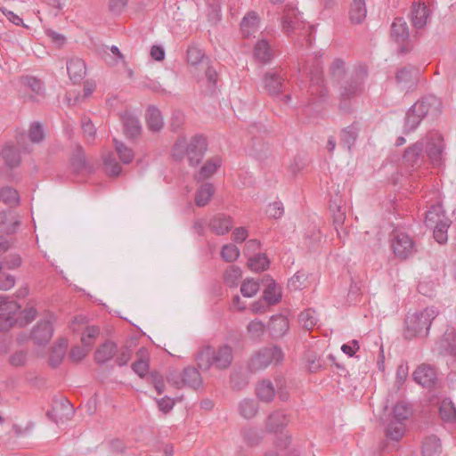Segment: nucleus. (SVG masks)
<instances>
[{
  "mask_svg": "<svg viewBox=\"0 0 456 456\" xmlns=\"http://www.w3.org/2000/svg\"><path fill=\"white\" fill-rule=\"evenodd\" d=\"M431 10L425 3L414 1L411 10V20L412 26L417 28H423L430 21Z\"/></svg>",
  "mask_w": 456,
  "mask_h": 456,
  "instance_id": "4468645a",
  "label": "nucleus"
},
{
  "mask_svg": "<svg viewBox=\"0 0 456 456\" xmlns=\"http://www.w3.org/2000/svg\"><path fill=\"white\" fill-rule=\"evenodd\" d=\"M178 387H189L197 389L200 387V372L196 367H187L183 370Z\"/></svg>",
  "mask_w": 456,
  "mask_h": 456,
  "instance_id": "7c9ffc66",
  "label": "nucleus"
},
{
  "mask_svg": "<svg viewBox=\"0 0 456 456\" xmlns=\"http://www.w3.org/2000/svg\"><path fill=\"white\" fill-rule=\"evenodd\" d=\"M367 14L365 0H353L349 10V19L354 23H361Z\"/></svg>",
  "mask_w": 456,
  "mask_h": 456,
  "instance_id": "473e14b6",
  "label": "nucleus"
},
{
  "mask_svg": "<svg viewBox=\"0 0 456 456\" xmlns=\"http://www.w3.org/2000/svg\"><path fill=\"white\" fill-rule=\"evenodd\" d=\"M439 414L444 421L456 423V408L451 399L444 398L440 401Z\"/></svg>",
  "mask_w": 456,
  "mask_h": 456,
  "instance_id": "72a5a7b5",
  "label": "nucleus"
},
{
  "mask_svg": "<svg viewBox=\"0 0 456 456\" xmlns=\"http://www.w3.org/2000/svg\"><path fill=\"white\" fill-rule=\"evenodd\" d=\"M146 121L148 128L152 132L160 131L164 126L160 110L153 105L149 106L147 109Z\"/></svg>",
  "mask_w": 456,
  "mask_h": 456,
  "instance_id": "bb28decb",
  "label": "nucleus"
},
{
  "mask_svg": "<svg viewBox=\"0 0 456 456\" xmlns=\"http://www.w3.org/2000/svg\"><path fill=\"white\" fill-rule=\"evenodd\" d=\"M68 346V340L66 338H60L52 347L49 362L53 368H56L62 362L66 354Z\"/></svg>",
  "mask_w": 456,
  "mask_h": 456,
  "instance_id": "c85d7f7f",
  "label": "nucleus"
},
{
  "mask_svg": "<svg viewBox=\"0 0 456 456\" xmlns=\"http://www.w3.org/2000/svg\"><path fill=\"white\" fill-rule=\"evenodd\" d=\"M419 75V70L412 66H406L396 73V81L403 89L411 88Z\"/></svg>",
  "mask_w": 456,
  "mask_h": 456,
  "instance_id": "a211bd4d",
  "label": "nucleus"
},
{
  "mask_svg": "<svg viewBox=\"0 0 456 456\" xmlns=\"http://www.w3.org/2000/svg\"><path fill=\"white\" fill-rule=\"evenodd\" d=\"M113 142L120 160L124 164L131 163L134 157L133 150L117 139H113Z\"/></svg>",
  "mask_w": 456,
  "mask_h": 456,
  "instance_id": "3c124183",
  "label": "nucleus"
},
{
  "mask_svg": "<svg viewBox=\"0 0 456 456\" xmlns=\"http://www.w3.org/2000/svg\"><path fill=\"white\" fill-rule=\"evenodd\" d=\"M414 380L424 387H431L435 385L437 376L436 370L430 365L422 364L413 373Z\"/></svg>",
  "mask_w": 456,
  "mask_h": 456,
  "instance_id": "f3484780",
  "label": "nucleus"
},
{
  "mask_svg": "<svg viewBox=\"0 0 456 456\" xmlns=\"http://www.w3.org/2000/svg\"><path fill=\"white\" fill-rule=\"evenodd\" d=\"M254 57L262 63H268L273 58V51L265 39L256 42L253 50Z\"/></svg>",
  "mask_w": 456,
  "mask_h": 456,
  "instance_id": "5701e85b",
  "label": "nucleus"
},
{
  "mask_svg": "<svg viewBox=\"0 0 456 456\" xmlns=\"http://www.w3.org/2000/svg\"><path fill=\"white\" fill-rule=\"evenodd\" d=\"M117 354V345L112 341H105L94 353V360L98 364H103L112 359Z\"/></svg>",
  "mask_w": 456,
  "mask_h": 456,
  "instance_id": "4be33fe9",
  "label": "nucleus"
},
{
  "mask_svg": "<svg viewBox=\"0 0 456 456\" xmlns=\"http://www.w3.org/2000/svg\"><path fill=\"white\" fill-rule=\"evenodd\" d=\"M257 409V403L253 399H244L239 405L240 413L245 419L253 418L256 415Z\"/></svg>",
  "mask_w": 456,
  "mask_h": 456,
  "instance_id": "864d4df0",
  "label": "nucleus"
},
{
  "mask_svg": "<svg viewBox=\"0 0 456 456\" xmlns=\"http://www.w3.org/2000/svg\"><path fill=\"white\" fill-rule=\"evenodd\" d=\"M256 390L259 400L265 403L272 402L276 393V388H274L273 382L268 379L259 382Z\"/></svg>",
  "mask_w": 456,
  "mask_h": 456,
  "instance_id": "c9c22d12",
  "label": "nucleus"
},
{
  "mask_svg": "<svg viewBox=\"0 0 456 456\" xmlns=\"http://www.w3.org/2000/svg\"><path fill=\"white\" fill-rule=\"evenodd\" d=\"M269 266V260L265 254H256L248 257V267L256 272L265 270Z\"/></svg>",
  "mask_w": 456,
  "mask_h": 456,
  "instance_id": "5fc2aeb1",
  "label": "nucleus"
},
{
  "mask_svg": "<svg viewBox=\"0 0 456 456\" xmlns=\"http://www.w3.org/2000/svg\"><path fill=\"white\" fill-rule=\"evenodd\" d=\"M223 0H206L207 17L210 23L216 24L221 20V2Z\"/></svg>",
  "mask_w": 456,
  "mask_h": 456,
  "instance_id": "49530a36",
  "label": "nucleus"
},
{
  "mask_svg": "<svg viewBox=\"0 0 456 456\" xmlns=\"http://www.w3.org/2000/svg\"><path fill=\"white\" fill-rule=\"evenodd\" d=\"M22 85L35 94L30 96L31 101H37L36 96L43 97L45 94V87L43 83L34 77H24L21 78Z\"/></svg>",
  "mask_w": 456,
  "mask_h": 456,
  "instance_id": "58836bf2",
  "label": "nucleus"
},
{
  "mask_svg": "<svg viewBox=\"0 0 456 456\" xmlns=\"http://www.w3.org/2000/svg\"><path fill=\"white\" fill-rule=\"evenodd\" d=\"M240 29L244 37L254 36L259 29V17L256 12H249L240 22Z\"/></svg>",
  "mask_w": 456,
  "mask_h": 456,
  "instance_id": "aec40b11",
  "label": "nucleus"
},
{
  "mask_svg": "<svg viewBox=\"0 0 456 456\" xmlns=\"http://www.w3.org/2000/svg\"><path fill=\"white\" fill-rule=\"evenodd\" d=\"M404 429L403 422L391 419L386 428V435L393 441H399L404 435Z\"/></svg>",
  "mask_w": 456,
  "mask_h": 456,
  "instance_id": "de8ad7c7",
  "label": "nucleus"
},
{
  "mask_svg": "<svg viewBox=\"0 0 456 456\" xmlns=\"http://www.w3.org/2000/svg\"><path fill=\"white\" fill-rule=\"evenodd\" d=\"M411 415V408L406 403H397L393 409L392 419L403 422Z\"/></svg>",
  "mask_w": 456,
  "mask_h": 456,
  "instance_id": "680f3d73",
  "label": "nucleus"
},
{
  "mask_svg": "<svg viewBox=\"0 0 456 456\" xmlns=\"http://www.w3.org/2000/svg\"><path fill=\"white\" fill-rule=\"evenodd\" d=\"M305 83L301 80L297 87L293 88V94L284 95L281 101L289 105L292 102V98L297 100L298 107L306 108L310 105L311 101L320 100L323 101L326 97V88L323 84L322 70L319 67H315L310 72V86L305 92H303Z\"/></svg>",
  "mask_w": 456,
  "mask_h": 456,
  "instance_id": "f257e3e1",
  "label": "nucleus"
},
{
  "mask_svg": "<svg viewBox=\"0 0 456 456\" xmlns=\"http://www.w3.org/2000/svg\"><path fill=\"white\" fill-rule=\"evenodd\" d=\"M265 324L260 320H253L247 326V331L250 338L255 340H259L265 332Z\"/></svg>",
  "mask_w": 456,
  "mask_h": 456,
  "instance_id": "4d7b16f0",
  "label": "nucleus"
},
{
  "mask_svg": "<svg viewBox=\"0 0 456 456\" xmlns=\"http://www.w3.org/2000/svg\"><path fill=\"white\" fill-rule=\"evenodd\" d=\"M67 71L70 80L79 83L86 74L85 61L79 58H71L67 61Z\"/></svg>",
  "mask_w": 456,
  "mask_h": 456,
  "instance_id": "6ab92c4d",
  "label": "nucleus"
},
{
  "mask_svg": "<svg viewBox=\"0 0 456 456\" xmlns=\"http://www.w3.org/2000/svg\"><path fill=\"white\" fill-rule=\"evenodd\" d=\"M241 434L243 440L250 446L257 444L262 439L258 430L252 428H244Z\"/></svg>",
  "mask_w": 456,
  "mask_h": 456,
  "instance_id": "0e129e2a",
  "label": "nucleus"
},
{
  "mask_svg": "<svg viewBox=\"0 0 456 456\" xmlns=\"http://www.w3.org/2000/svg\"><path fill=\"white\" fill-rule=\"evenodd\" d=\"M319 318L316 312L313 309H306L300 313L298 316L299 323L306 330H312L318 323Z\"/></svg>",
  "mask_w": 456,
  "mask_h": 456,
  "instance_id": "09e8293b",
  "label": "nucleus"
},
{
  "mask_svg": "<svg viewBox=\"0 0 456 456\" xmlns=\"http://www.w3.org/2000/svg\"><path fill=\"white\" fill-rule=\"evenodd\" d=\"M439 314L436 306H428L421 311L408 314L405 318L403 336L406 339L425 338L428 335L432 322Z\"/></svg>",
  "mask_w": 456,
  "mask_h": 456,
  "instance_id": "20e7f679",
  "label": "nucleus"
},
{
  "mask_svg": "<svg viewBox=\"0 0 456 456\" xmlns=\"http://www.w3.org/2000/svg\"><path fill=\"white\" fill-rule=\"evenodd\" d=\"M286 72L283 69L280 70L272 69L264 76V86L265 90L273 96L280 97L282 92L283 82Z\"/></svg>",
  "mask_w": 456,
  "mask_h": 456,
  "instance_id": "ddd939ff",
  "label": "nucleus"
},
{
  "mask_svg": "<svg viewBox=\"0 0 456 456\" xmlns=\"http://www.w3.org/2000/svg\"><path fill=\"white\" fill-rule=\"evenodd\" d=\"M444 219H448L440 204H433L427 211L425 224L428 228L437 226Z\"/></svg>",
  "mask_w": 456,
  "mask_h": 456,
  "instance_id": "a878e982",
  "label": "nucleus"
},
{
  "mask_svg": "<svg viewBox=\"0 0 456 456\" xmlns=\"http://www.w3.org/2000/svg\"><path fill=\"white\" fill-rule=\"evenodd\" d=\"M282 31L289 37L297 36V44L310 47L314 41V27L305 23L302 13L293 4H287L281 18Z\"/></svg>",
  "mask_w": 456,
  "mask_h": 456,
  "instance_id": "f03ea898",
  "label": "nucleus"
},
{
  "mask_svg": "<svg viewBox=\"0 0 456 456\" xmlns=\"http://www.w3.org/2000/svg\"><path fill=\"white\" fill-rule=\"evenodd\" d=\"M53 333V328L49 321L39 322L31 331V338L37 346L47 344Z\"/></svg>",
  "mask_w": 456,
  "mask_h": 456,
  "instance_id": "dca6fc26",
  "label": "nucleus"
},
{
  "mask_svg": "<svg viewBox=\"0 0 456 456\" xmlns=\"http://www.w3.org/2000/svg\"><path fill=\"white\" fill-rule=\"evenodd\" d=\"M307 285V275L303 271L297 272L288 282L290 290H300Z\"/></svg>",
  "mask_w": 456,
  "mask_h": 456,
  "instance_id": "13d9d810",
  "label": "nucleus"
},
{
  "mask_svg": "<svg viewBox=\"0 0 456 456\" xmlns=\"http://www.w3.org/2000/svg\"><path fill=\"white\" fill-rule=\"evenodd\" d=\"M269 330L273 338H281L289 330V320L281 314L272 316Z\"/></svg>",
  "mask_w": 456,
  "mask_h": 456,
  "instance_id": "b1692460",
  "label": "nucleus"
},
{
  "mask_svg": "<svg viewBox=\"0 0 456 456\" xmlns=\"http://www.w3.org/2000/svg\"><path fill=\"white\" fill-rule=\"evenodd\" d=\"M105 172L111 176H118L122 171L121 166L116 161L112 154H108L103 159Z\"/></svg>",
  "mask_w": 456,
  "mask_h": 456,
  "instance_id": "052dcab7",
  "label": "nucleus"
},
{
  "mask_svg": "<svg viewBox=\"0 0 456 456\" xmlns=\"http://www.w3.org/2000/svg\"><path fill=\"white\" fill-rule=\"evenodd\" d=\"M442 452L440 439L436 436H427L422 442L423 456H439Z\"/></svg>",
  "mask_w": 456,
  "mask_h": 456,
  "instance_id": "f704fd0d",
  "label": "nucleus"
},
{
  "mask_svg": "<svg viewBox=\"0 0 456 456\" xmlns=\"http://www.w3.org/2000/svg\"><path fill=\"white\" fill-rule=\"evenodd\" d=\"M418 142H421V148L428 161L434 167L441 166L445 148L443 135L438 131H429Z\"/></svg>",
  "mask_w": 456,
  "mask_h": 456,
  "instance_id": "0eeeda50",
  "label": "nucleus"
},
{
  "mask_svg": "<svg viewBox=\"0 0 456 456\" xmlns=\"http://www.w3.org/2000/svg\"><path fill=\"white\" fill-rule=\"evenodd\" d=\"M307 367L310 372H317L324 365V360L314 353L306 355Z\"/></svg>",
  "mask_w": 456,
  "mask_h": 456,
  "instance_id": "774afa93",
  "label": "nucleus"
},
{
  "mask_svg": "<svg viewBox=\"0 0 456 456\" xmlns=\"http://www.w3.org/2000/svg\"><path fill=\"white\" fill-rule=\"evenodd\" d=\"M450 220L444 219L437 226L432 227L434 239L439 243L444 244L447 241V231L450 227Z\"/></svg>",
  "mask_w": 456,
  "mask_h": 456,
  "instance_id": "6e6d98bb",
  "label": "nucleus"
},
{
  "mask_svg": "<svg viewBox=\"0 0 456 456\" xmlns=\"http://www.w3.org/2000/svg\"><path fill=\"white\" fill-rule=\"evenodd\" d=\"M186 60L190 71L197 72L200 64V47L198 43L194 42L188 46L186 51Z\"/></svg>",
  "mask_w": 456,
  "mask_h": 456,
  "instance_id": "c03bdc74",
  "label": "nucleus"
},
{
  "mask_svg": "<svg viewBox=\"0 0 456 456\" xmlns=\"http://www.w3.org/2000/svg\"><path fill=\"white\" fill-rule=\"evenodd\" d=\"M441 348L445 354L456 356V329L448 327L440 342Z\"/></svg>",
  "mask_w": 456,
  "mask_h": 456,
  "instance_id": "2f4dec72",
  "label": "nucleus"
},
{
  "mask_svg": "<svg viewBox=\"0 0 456 456\" xmlns=\"http://www.w3.org/2000/svg\"><path fill=\"white\" fill-rule=\"evenodd\" d=\"M240 251L239 248L232 243L225 244L221 249V257L225 262H234L240 256Z\"/></svg>",
  "mask_w": 456,
  "mask_h": 456,
  "instance_id": "bf43d9fd",
  "label": "nucleus"
},
{
  "mask_svg": "<svg viewBox=\"0 0 456 456\" xmlns=\"http://www.w3.org/2000/svg\"><path fill=\"white\" fill-rule=\"evenodd\" d=\"M442 111V102L434 95H428L416 102L407 111L403 130L409 134L414 132L425 118L434 119Z\"/></svg>",
  "mask_w": 456,
  "mask_h": 456,
  "instance_id": "7ed1b4c3",
  "label": "nucleus"
},
{
  "mask_svg": "<svg viewBox=\"0 0 456 456\" xmlns=\"http://www.w3.org/2000/svg\"><path fill=\"white\" fill-rule=\"evenodd\" d=\"M136 361L132 364L133 370L140 377L143 378L149 371V354L142 347L136 353Z\"/></svg>",
  "mask_w": 456,
  "mask_h": 456,
  "instance_id": "c756f323",
  "label": "nucleus"
},
{
  "mask_svg": "<svg viewBox=\"0 0 456 456\" xmlns=\"http://www.w3.org/2000/svg\"><path fill=\"white\" fill-rule=\"evenodd\" d=\"M121 120L126 136L134 138L141 134L142 126L136 117L126 112L121 116Z\"/></svg>",
  "mask_w": 456,
  "mask_h": 456,
  "instance_id": "393cba45",
  "label": "nucleus"
},
{
  "mask_svg": "<svg viewBox=\"0 0 456 456\" xmlns=\"http://www.w3.org/2000/svg\"><path fill=\"white\" fill-rule=\"evenodd\" d=\"M264 300L268 305H276L281 299V289L273 280H270L263 293Z\"/></svg>",
  "mask_w": 456,
  "mask_h": 456,
  "instance_id": "e433bc0d",
  "label": "nucleus"
},
{
  "mask_svg": "<svg viewBox=\"0 0 456 456\" xmlns=\"http://www.w3.org/2000/svg\"><path fill=\"white\" fill-rule=\"evenodd\" d=\"M289 422L288 416L282 411L272 413L267 420V428L272 432H278Z\"/></svg>",
  "mask_w": 456,
  "mask_h": 456,
  "instance_id": "79ce46f5",
  "label": "nucleus"
},
{
  "mask_svg": "<svg viewBox=\"0 0 456 456\" xmlns=\"http://www.w3.org/2000/svg\"><path fill=\"white\" fill-rule=\"evenodd\" d=\"M172 158L176 161H186L189 166L197 167L200 163V137L193 136L190 141L179 138L171 151Z\"/></svg>",
  "mask_w": 456,
  "mask_h": 456,
  "instance_id": "423d86ee",
  "label": "nucleus"
},
{
  "mask_svg": "<svg viewBox=\"0 0 456 456\" xmlns=\"http://www.w3.org/2000/svg\"><path fill=\"white\" fill-rule=\"evenodd\" d=\"M403 159V163L413 170L425 167L428 160L421 148V142L418 141L405 150Z\"/></svg>",
  "mask_w": 456,
  "mask_h": 456,
  "instance_id": "f8f14e48",
  "label": "nucleus"
},
{
  "mask_svg": "<svg viewBox=\"0 0 456 456\" xmlns=\"http://www.w3.org/2000/svg\"><path fill=\"white\" fill-rule=\"evenodd\" d=\"M283 352L277 346L260 349L250 361V368L254 370L265 369L271 363H279L283 360Z\"/></svg>",
  "mask_w": 456,
  "mask_h": 456,
  "instance_id": "9d476101",
  "label": "nucleus"
},
{
  "mask_svg": "<svg viewBox=\"0 0 456 456\" xmlns=\"http://www.w3.org/2000/svg\"><path fill=\"white\" fill-rule=\"evenodd\" d=\"M366 77L367 69L364 66L355 68L341 86L340 94L342 100L345 101L360 94L363 90Z\"/></svg>",
  "mask_w": 456,
  "mask_h": 456,
  "instance_id": "1a4fd4ad",
  "label": "nucleus"
},
{
  "mask_svg": "<svg viewBox=\"0 0 456 456\" xmlns=\"http://www.w3.org/2000/svg\"><path fill=\"white\" fill-rule=\"evenodd\" d=\"M70 167L74 173H81L87 168V164L83 149L78 146L74 151L70 159Z\"/></svg>",
  "mask_w": 456,
  "mask_h": 456,
  "instance_id": "37998d69",
  "label": "nucleus"
},
{
  "mask_svg": "<svg viewBox=\"0 0 456 456\" xmlns=\"http://www.w3.org/2000/svg\"><path fill=\"white\" fill-rule=\"evenodd\" d=\"M28 137L32 142L38 143L45 138L43 127L40 123L35 122L31 124L28 130Z\"/></svg>",
  "mask_w": 456,
  "mask_h": 456,
  "instance_id": "338daca9",
  "label": "nucleus"
},
{
  "mask_svg": "<svg viewBox=\"0 0 456 456\" xmlns=\"http://www.w3.org/2000/svg\"><path fill=\"white\" fill-rule=\"evenodd\" d=\"M0 200L12 208L19 204L20 197L16 190L6 186L0 189Z\"/></svg>",
  "mask_w": 456,
  "mask_h": 456,
  "instance_id": "8fccbe9b",
  "label": "nucleus"
},
{
  "mask_svg": "<svg viewBox=\"0 0 456 456\" xmlns=\"http://www.w3.org/2000/svg\"><path fill=\"white\" fill-rule=\"evenodd\" d=\"M222 164L223 160L218 155L208 159L201 165V179L212 176L221 167Z\"/></svg>",
  "mask_w": 456,
  "mask_h": 456,
  "instance_id": "a19ab883",
  "label": "nucleus"
},
{
  "mask_svg": "<svg viewBox=\"0 0 456 456\" xmlns=\"http://www.w3.org/2000/svg\"><path fill=\"white\" fill-rule=\"evenodd\" d=\"M20 308V305L15 301H6L0 305V331L14 325L25 326L36 318L37 310L34 307L26 308L23 312H19Z\"/></svg>",
  "mask_w": 456,
  "mask_h": 456,
  "instance_id": "39448f33",
  "label": "nucleus"
},
{
  "mask_svg": "<svg viewBox=\"0 0 456 456\" xmlns=\"http://www.w3.org/2000/svg\"><path fill=\"white\" fill-rule=\"evenodd\" d=\"M358 136L357 127L351 125L341 131V142L351 151Z\"/></svg>",
  "mask_w": 456,
  "mask_h": 456,
  "instance_id": "603ef678",
  "label": "nucleus"
},
{
  "mask_svg": "<svg viewBox=\"0 0 456 456\" xmlns=\"http://www.w3.org/2000/svg\"><path fill=\"white\" fill-rule=\"evenodd\" d=\"M1 156L4 159L5 164L10 167H15L20 163V156L13 145H4L1 151Z\"/></svg>",
  "mask_w": 456,
  "mask_h": 456,
  "instance_id": "ea45409f",
  "label": "nucleus"
},
{
  "mask_svg": "<svg viewBox=\"0 0 456 456\" xmlns=\"http://www.w3.org/2000/svg\"><path fill=\"white\" fill-rule=\"evenodd\" d=\"M209 227L217 235L227 233L232 227V220L224 214L215 216L209 222Z\"/></svg>",
  "mask_w": 456,
  "mask_h": 456,
  "instance_id": "412c9836",
  "label": "nucleus"
},
{
  "mask_svg": "<svg viewBox=\"0 0 456 456\" xmlns=\"http://www.w3.org/2000/svg\"><path fill=\"white\" fill-rule=\"evenodd\" d=\"M391 38L401 46V52H404V44L409 39V28L403 18H395L391 25Z\"/></svg>",
  "mask_w": 456,
  "mask_h": 456,
  "instance_id": "2eb2a0df",
  "label": "nucleus"
},
{
  "mask_svg": "<svg viewBox=\"0 0 456 456\" xmlns=\"http://www.w3.org/2000/svg\"><path fill=\"white\" fill-rule=\"evenodd\" d=\"M242 276V271L240 267L232 265H229L225 271L224 272V282L225 285L231 288L237 287L239 281H240Z\"/></svg>",
  "mask_w": 456,
  "mask_h": 456,
  "instance_id": "4c0bfd02",
  "label": "nucleus"
},
{
  "mask_svg": "<svg viewBox=\"0 0 456 456\" xmlns=\"http://www.w3.org/2000/svg\"><path fill=\"white\" fill-rule=\"evenodd\" d=\"M100 330L96 326H88L85 329L82 333L81 342L85 346L90 347L93 343V339L98 337Z\"/></svg>",
  "mask_w": 456,
  "mask_h": 456,
  "instance_id": "69168bd1",
  "label": "nucleus"
},
{
  "mask_svg": "<svg viewBox=\"0 0 456 456\" xmlns=\"http://www.w3.org/2000/svg\"><path fill=\"white\" fill-rule=\"evenodd\" d=\"M259 290V284L253 279L245 280L240 286V292L245 297H254Z\"/></svg>",
  "mask_w": 456,
  "mask_h": 456,
  "instance_id": "e2e57ef3",
  "label": "nucleus"
},
{
  "mask_svg": "<svg viewBox=\"0 0 456 456\" xmlns=\"http://www.w3.org/2000/svg\"><path fill=\"white\" fill-rule=\"evenodd\" d=\"M390 244L395 256L405 259L415 252L412 239L404 232L394 231L390 236Z\"/></svg>",
  "mask_w": 456,
  "mask_h": 456,
  "instance_id": "9b49d317",
  "label": "nucleus"
},
{
  "mask_svg": "<svg viewBox=\"0 0 456 456\" xmlns=\"http://www.w3.org/2000/svg\"><path fill=\"white\" fill-rule=\"evenodd\" d=\"M232 358V348L228 345H224L217 349L209 346H201V360L207 361L208 368L227 369L231 365Z\"/></svg>",
  "mask_w": 456,
  "mask_h": 456,
  "instance_id": "6e6552de",
  "label": "nucleus"
},
{
  "mask_svg": "<svg viewBox=\"0 0 456 456\" xmlns=\"http://www.w3.org/2000/svg\"><path fill=\"white\" fill-rule=\"evenodd\" d=\"M330 210L332 213L335 229L337 230L338 235L340 236L339 228L342 227L346 219V212L341 204V200L337 198L331 200L330 203Z\"/></svg>",
  "mask_w": 456,
  "mask_h": 456,
  "instance_id": "cd10ccee",
  "label": "nucleus"
},
{
  "mask_svg": "<svg viewBox=\"0 0 456 456\" xmlns=\"http://www.w3.org/2000/svg\"><path fill=\"white\" fill-rule=\"evenodd\" d=\"M10 214V212H6L5 210H0V232H5L7 234L15 232L20 223L18 220L9 218L8 216Z\"/></svg>",
  "mask_w": 456,
  "mask_h": 456,
  "instance_id": "a18cd8bd",
  "label": "nucleus"
}]
</instances>
